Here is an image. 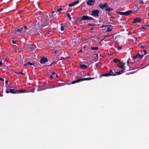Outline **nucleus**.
<instances>
[{"label":"nucleus","instance_id":"nucleus-36","mask_svg":"<svg viewBox=\"0 0 149 149\" xmlns=\"http://www.w3.org/2000/svg\"><path fill=\"white\" fill-rule=\"evenodd\" d=\"M52 13L53 14L55 13V14H56V13H57L56 10L52 11Z\"/></svg>","mask_w":149,"mask_h":149},{"label":"nucleus","instance_id":"nucleus-34","mask_svg":"<svg viewBox=\"0 0 149 149\" xmlns=\"http://www.w3.org/2000/svg\"><path fill=\"white\" fill-rule=\"evenodd\" d=\"M61 31H63V30H64V27H63V26H61Z\"/></svg>","mask_w":149,"mask_h":149},{"label":"nucleus","instance_id":"nucleus-1","mask_svg":"<svg viewBox=\"0 0 149 149\" xmlns=\"http://www.w3.org/2000/svg\"><path fill=\"white\" fill-rule=\"evenodd\" d=\"M41 31L42 30L40 28L37 29L36 27H35L30 29L28 33L31 35H33L38 34L39 32L41 33Z\"/></svg>","mask_w":149,"mask_h":149},{"label":"nucleus","instance_id":"nucleus-44","mask_svg":"<svg viewBox=\"0 0 149 149\" xmlns=\"http://www.w3.org/2000/svg\"><path fill=\"white\" fill-rule=\"evenodd\" d=\"M8 80H6V81H5V83L6 84H8Z\"/></svg>","mask_w":149,"mask_h":149},{"label":"nucleus","instance_id":"nucleus-7","mask_svg":"<svg viewBox=\"0 0 149 149\" xmlns=\"http://www.w3.org/2000/svg\"><path fill=\"white\" fill-rule=\"evenodd\" d=\"M141 21V18L140 17H136L134 19L133 22V23H139Z\"/></svg>","mask_w":149,"mask_h":149},{"label":"nucleus","instance_id":"nucleus-39","mask_svg":"<svg viewBox=\"0 0 149 149\" xmlns=\"http://www.w3.org/2000/svg\"><path fill=\"white\" fill-rule=\"evenodd\" d=\"M50 78H52V79L53 78V75L52 74H52L50 75Z\"/></svg>","mask_w":149,"mask_h":149},{"label":"nucleus","instance_id":"nucleus-59","mask_svg":"<svg viewBox=\"0 0 149 149\" xmlns=\"http://www.w3.org/2000/svg\"><path fill=\"white\" fill-rule=\"evenodd\" d=\"M15 73H16V74H18V73H18V72H15Z\"/></svg>","mask_w":149,"mask_h":149},{"label":"nucleus","instance_id":"nucleus-43","mask_svg":"<svg viewBox=\"0 0 149 149\" xmlns=\"http://www.w3.org/2000/svg\"><path fill=\"white\" fill-rule=\"evenodd\" d=\"M110 36H111L110 35H107V36H104V38H107V37H109Z\"/></svg>","mask_w":149,"mask_h":149},{"label":"nucleus","instance_id":"nucleus-19","mask_svg":"<svg viewBox=\"0 0 149 149\" xmlns=\"http://www.w3.org/2000/svg\"><path fill=\"white\" fill-rule=\"evenodd\" d=\"M123 72L122 71H120L119 72H115V75H119L120 74H121L122 73H123Z\"/></svg>","mask_w":149,"mask_h":149},{"label":"nucleus","instance_id":"nucleus-64","mask_svg":"<svg viewBox=\"0 0 149 149\" xmlns=\"http://www.w3.org/2000/svg\"><path fill=\"white\" fill-rule=\"evenodd\" d=\"M116 44H118V43H117V42H116Z\"/></svg>","mask_w":149,"mask_h":149},{"label":"nucleus","instance_id":"nucleus-58","mask_svg":"<svg viewBox=\"0 0 149 149\" xmlns=\"http://www.w3.org/2000/svg\"><path fill=\"white\" fill-rule=\"evenodd\" d=\"M54 53L55 54H56L57 52L56 51H55V52H54Z\"/></svg>","mask_w":149,"mask_h":149},{"label":"nucleus","instance_id":"nucleus-37","mask_svg":"<svg viewBox=\"0 0 149 149\" xmlns=\"http://www.w3.org/2000/svg\"><path fill=\"white\" fill-rule=\"evenodd\" d=\"M12 42L13 43V44H15L17 42L16 41H15L13 40H12Z\"/></svg>","mask_w":149,"mask_h":149},{"label":"nucleus","instance_id":"nucleus-49","mask_svg":"<svg viewBox=\"0 0 149 149\" xmlns=\"http://www.w3.org/2000/svg\"><path fill=\"white\" fill-rule=\"evenodd\" d=\"M79 52H82V49H80L79 51Z\"/></svg>","mask_w":149,"mask_h":149},{"label":"nucleus","instance_id":"nucleus-29","mask_svg":"<svg viewBox=\"0 0 149 149\" xmlns=\"http://www.w3.org/2000/svg\"><path fill=\"white\" fill-rule=\"evenodd\" d=\"M62 10V8H60L56 10L57 13V12H60V11H61Z\"/></svg>","mask_w":149,"mask_h":149},{"label":"nucleus","instance_id":"nucleus-27","mask_svg":"<svg viewBox=\"0 0 149 149\" xmlns=\"http://www.w3.org/2000/svg\"><path fill=\"white\" fill-rule=\"evenodd\" d=\"M91 48V49L92 50H97L98 49V47H92Z\"/></svg>","mask_w":149,"mask_h":149},{"label":"nucleus","instance_id":"nucleus-40","mask_svg":"<svg viewBox=\"0 0 149 149\" xmlns=\"http://www.w3.org/2000/svg\"><path fill=\"white\" fill-rule=\"evenodd\" d=\"M118 62H119L120 64H122V63H121V62L120 61V59H118Z\"/></svg>","mask_w":149,"mask_h":149},{"label":"nucleus","instance_id":"nucleus-10","mask_svg":"<svg viewBox=\"0 0 149 149\" xmlns=\"http://www.w3.org/2000/svg\"><path fill=\"white\" fill-rule=\"evenodd\" d=\"M143 56V55L142 54L141 55L140 54H139L136 55L135 56H134L132 58L134 60H135L137 58H141Z\"/></svg>","mask_w":149,"mask_h":149},{"label":"nucleus","instance_id":"nucleus-25","mask_svg":"<svg viewBox=\"0 0 149 149\" xmlns=\"http://www.w3.org/2000/svg\"><path fill=\"white\" fill-rule=\"evenodd\" d=\"M67 16L69 18L70 20L71 19V17L70 14L69 13H67Z\"/></svg>","mask_w":149,"mask_h":149},{"label":"nucleus","instance_id":"nucleus-12","mask_svg":"<svg viewBox=\"0 0 149 149\" xmlns=\"http://www.w3.org/2000/svg\"><path fill=\"white\" fill-rule=\"evenodd\" d=\"M79 0H77L76 1L71 3L69 4L68 6L69 7H72L75 6L77 4L79 3Z\"/></svg>","mask_w":149,"mask_h":149},{"label":"nucleus","instance_id":"nucleus-21","mask_svg":"<svg viewBox=\"0 0 149 149\" xmlns=\"http://www.w3.org/2000/svg\"><path fill=\"white\" fill-rule=\"evenodd\" d=\"M119 67L121 68L122 70L121 71H122L123 72L125 70V67L124 66L121 65L120 66H119Z\"/></svg>","mask_w":149,"mask_h":149},{"label":"nucleus","instance_id":"nucleus-45","mask_svg":"<svg viewBox=\"0 0 149 149\" xmlns=\"http://www.w3.org/2000/svg\"><path fill=\"white\" fill-rule=\"evenodd\" d=\"M54 63H55L54 62H52V63H51L49 65H48V66H51V65H52V64H53Z\"/></svg>","mask_w":149,"mask_h":149},{"label":"nucleus","instance_id":"nucleus-47","mask_svg":"<svg viewBox=\"0 0 149 149\" xmlns=\"http://www.w3.org/2000/svg\"><path fill=\"white\" fill-rule=\"evenodd\" d=\"M2 64L1 61H0V66Z\"/></svg>","mask_w":149,"mask_h":149},{"label":"nucleus","instance_id":"nucleus-31","mask_svg":"<svg viewBox=\"0 0 149 149\" xmlns=\"http://www.w3.org/2000/svg\"><path fill=\"white\" fill-rule=\"evenodd\" d=\"M102 76H108L109 74H103L102 75Z\"/></svg>","mask_w":149,"mask_h":149},{"label":"nucleus","instance_id":"nucleus-51","mask_svg":"<svg viewBox=\"0 0 149 149\" xmlns=\"http://www.w3.org/2000/svg\"><path fill=\"white\" fill-rule=\"evenodd\" d=\"M115 17H110V19H115Z\"/></svg>","mask_w":149,"mask_h":149},{"label":"nucleus","instance_id":"nucleus-61","mask_svg":"<svg viewBox=\"0 0 149 149\" xmlns=\"http://www.w3.org/2000/svg\"><path fill=\"white\" fill-rule=\"evenodd\" d=\"M141 47L143 48V46H141Z\"/></svg>","mask_w":149,"mask_h":149},{"label":"nucleus","instance_id":"nucleus-4","mask_svg":"<svg viewBox=\"0 0 149 149\" xmlns=\"http://www.w3.org/2000/svg\"><path fill=\"white\" fill-rule=\"evenodd\" d=\"M48 61V60L46 57H42L40 60V62L41 64H44Z\"/></svg>","mask_w":149,"mask_h":149},{"label":"nucleus","instance_id":"nucleus-23","mask_svg":"<svg viewBox=\"0 0 149 149\" xmlns=\"http://www.w3.org/2000/svg\"><path fill=\"white\" fill-rule=\"evenodd\" d=\"M56 15V14H54L52 13H50L49 14V16L50 17H53V16L55 15Z\"/></svg>","mask_w":149,"mask_h":149},{"label":"nucleus","instance_id":"nucleus-26","mask_svg":"<svg viewBox=\"0 0 149 149\" xmlns=\"http://www.w3.org/2000/svg\"><path fill=\"white\" fill-rule=\"evenodd\" d=\"M112 31V29H110L109 27H107V30H106V32H109Z\"/></svg>","mask_w":149,"mask_h":149},{"label":"nucleus","instance_id":"nucleus-30","mask_svg":"<svg viewBox=\"0 0 149 149\" xmlns=\"http://www.w3.org/2000/svg\"><path fill=\"white\" fill-rule=\"evenodd\" d=\"M66 83H59V86H64L65 85Z\"/></svg>","mask_w":149,"mask_h":149},{"label":"nucleus","instance_id":"nucleus-41","mask_svg":"<svg viewBox=\"0 0 149 149\" xmlns=\"http://www.w3.org/2000/svg\"><path fill=\"white\" fill-rule=\"evenodd\" d=\"M108 26V25H107V26H105L104 25H102V26L101 27V28H104V27H106V26Z\"/></svg>","mask_w":149,"mask_h":149},{"label":"nucleus","instance_id":"nucleus-22","mask_svg":"<svg viewBox=\"0 0 149 149\" xmlns=\"http://www.w3.org/2000/svg\"><path fill=\"white\" fill-rule=\"evenodd\" d=\"M27 64H28V65H33V66H34L35 64L33 62H32L30 63L29 62H28L27 63Z\"/></svg>","mask_w":149,"mask_h":149},{"label":"nucleus","instance_id":"nucleus-3","mask_svg":"<svg viewBox=\"0 0 149 149\" xmlns=\"http://www.w3.org/2000/svg\"><path fill=\"white\" fill-rule=\"evenodd\" d=\"M100 10H94L92 11L91 15L95 17H98Z\"/></svg>","mask_w":149,"mask_h":149},{"label":"nucleus","instance_id":"nucleus-6","mask_svg":"<svg viewBox=\"0 0 149 149\" xmlns=\"http://www.w3.org/2000/svg\"><path fill=\"white\" fill-rule=\"evenodd\" d=\"M23 26L20 27L19 28L17 29H16L15 31V32L16 33L17 32H19V33L22 32V33L25 32L26 31H23Z\"/></svg>","mask_w":149,"mask_h":149},{"label":"nucleus","instance_id":"nucleus-33","mask_svg":"<svg viewBox=\"0 0 149 149\" xmlns=\"http://www.w3.org/2000/svg\"><path fill=\"white\" fill-rule=\"evenodd\" d=\"M88 25L90 26H94L95 25V24H91V23H89L88 24Z\"/></svg>","mask_w":149,"mask_h":149},{"label":"nucleus","instance_id":"nucleus-52","mask_svg":"<svg viewBox=\"0 0 149 149\" xmlns=\"http://www.w3.org/2000/svg\"><path fill=\"white\" fill-rule=\"evenodd\" d=\"M144 26H147V27H148V26H149V24H148V25H145Z\"/></svg>","mask_w":149,"mask_h":149},{"label":"nucleus","instance_id":"nucleus-57","mask_svg":"<svg viewBox=\"0 0 149 149\" xmlns=\"http://www.w3.org/2000/svg\"><path fill=\"white\" fill-rule=\"evenodd\" d=\"M142 28L143 29H146V28L144 27H143Z\"/></svg>","mask_w":149,"mask_h":149},{"label":"nucleus","instance_id":"nucleus-35","mask_svg":"<svg viewBox=\"0 0 149 149\" xmlns=\"http://www.w3.org/2000/svg\"><path fill=\"white\" fill-rule=\"evenodd\" d=\"M47 33H48V34H50V35H52V33H51V31H49L47 32Z\"/></svg>","mask_w":149,"mask_h":149},{"label":"nucleus","instance_id":"nucleus-28","mask_svg":"<svg viewBox=\"0 0 149 149\" xmlns=\"http://www.w3.org/2000/svg\"><path fill=\"white\" fill-rule=\"evenodd\" d=\"M113 61L115 63H116L118 62V60L116 58H115L113 60Z\"/></svg>","mask_w":149,"mask_h":149},{"label":"nucleus","instance_id":"nucleus-15","mask_svg":"<svg viewBox=\"0 0 149 149\" xmlns=\"http://www.w3.org/2000/svg\"><path fill=\"white\" fill-rule=\"evenodd\" d=\"M94 79V78L88 77V78H83L82 79H81V81H85V80H91L92 79Z\"/></svg>","mask_w":149,"mask_h":149},{"label":"nucleus","instance_id":"nucleus-20","mask_svg":"<svg viewBox=\"0 0 149 149\" xmlns=\"http://www.w3.org/2000/svg\"><path fill=\"white\" fill-rule=\"evenodd\" d=\"M52 74L53 75V78H56L58 77L57 74L55 73L54 72L52 73Z\"/></svg>","mask_w":149,"mask_h":149},{"label":"nucleus","instance_id":"nucleus-48","mask_svg":"<svg viewBox=\"0 0 149 149\" xmlns=\"http://www.w3.org/2000/svg\"><path fill=\"white\" fill-rule=\"evenodd\" d=\"M87 75L88 76H90V74L89 73H88L87 74Z\"/></svg>","mask_w":149,"mask_h":149},{"label":"nucleus","instance_id":"nucleus-17","mask_svg":"<svg viewBox=\"0 0 149 149\" xmlns=\"http://www.w3.org/2000/svg\"><path fill=\"white\" fill-rule=\"evenodd\" d=\"M81 81V79H78L77 80H75L74 81H73L71 83V84H73L76 83H77L78 82H80Z\"/></svg>","mask_w":149,"mask_h":149},{"label":"nucleus","instance_id":"nucleus-56","mask_svg":"<svg viewBox=\"0 0 149 149\" xmlns=\"http://www.w3.org/2000/svg\"><path fill=\"white\" fill-rule=\"evenodd\" d=\"M118 48H119V49H120L122 48V47H118Z\"/></svg>","mask_w":149,"mask_h":149},{"label":"nucleus","instance_id":"nucleus-11","mask_svg":"<svg viewBox=\"0 0 149 149\" xmlns=\"http://www.w3.org/2000/svg\"><path fill=\"white\" fill-rule=\"evenodd\" d=\"M132 13V11L129 10L125 12H123L122 15H128Z\"/></svg>","mask_w":149,"mask_h":149},{"label":"nucleus","instance_id":"nucleus-13","mask_svg":"<svg viewBox=\"0 0 149 149\" xmlns=\"http://www.w3.org/2000/svg\"><path fill=\"white\" fill-rule=\"evenodd\" d=\"M17 92H18V93H23L27 92V91L25 89H21L20 90H17Z\"/></svg>","mask_w":149,"mask_h":149},{"label":"nucleus","instance_id":"nucleus-60","mask_svg":"<svg viewBox=\"0 0 149 149\" xmlns=\"http://www.w3.org/2000/svg\"><path fill=\"white\" fill-rule=\"evenodd\" d=\"M143 3V2H142V1H141V2L140 3Z\"/></svg>","mask_w":149,"mask_h":149},{"label":"nucleus","instance_id":"nucleus-5","mask_svg":"<svg viewBox=\"0 0 149 149\" xmlns=\"http://www.w3.org/2000/svg\"><path fill=\"white\" fill-rule=\"evenodd\" d=\"M95 2V0H88L86 3L88 5L91 6L93 5Z\"/></svg>","mask_w":149,"mask_h":149},{"label":"nucleus","instance_id":"nucleus-55","mask_svg":"<svg viewBox=\"0 0 149 149\" xmlns=\"http://www.w3.org/2000/svg\"><path fill=\"white\" fill-rule=\"evenodd\" d=\"M90 29L91 30H93V28H91V29Z\"/></svg>","mask_w":149,"mask_h":149},{"label":"nucleus","instance_id":"nucleus-53","mask_svg":"<svg viewBox=\"0 0 149 149\" xmlns=\"http://www.w3.org/2000/svg\"><path fill=\"white\" fill-rule=\"evenodd\" d=\"M129 62L128 61H127V65H129Z\"/></svg>","mask_w":149,"mask_h":149},{"label":"nucleus","instance_id":"nucleus-32","mask_svg":"<svg viewBox=\"0 0 149 149\" xmlns=\"http://www.w3.org/2000/svg\"><path fill=\"white\" fill-rule=\"evenodd\" d=\"M98 54L96 55V56L95 58V59L96 60H97L98 59Z\"/></svg>","mask_w":149,"mask_h":149},{"label":"nucleus","instance_id":"nucleus-9","mask_svg":"<svg viewBox=\"0 0 149 149\" xmlns=\"http://www.w3.org/2000/svg\"><path fill=\"white\" fill-rule=\"evenodd\" d=\"M6 92L7 93H11L13 94L16 93H18L17 90L16 91H15L14 89H10V91H6Z\"/></svg>","mask_w":149,"mask_h":149},{"label":"nucleus","instance_id":"nucleus-50","mask_svg":"<svg viewBox=\"0 0 149 149\" xmlns=\"http://www.w3.org/2000/svg\"><path fill=\"white\" fill-rule=\"evenodd\" d=\"M125 64V63H122V65H123V66H124Z\"/></svg>","mask_w":149,"mask_h":149},{"label":"nucleus","instance_id":"nucleus-54","mask_svg":"<svg viewBox=\"0 0 149 149\" xmlns=\"http://www.w3.org/2000/svg\"><path fill=\"white\" fill-rule=\"evenodd\" d=\"M27 65H28V64H27V63H25L24 64V65L25 66H26Z\"/></svg>","mask_w":149,"mask_h":149},{"label":"nucleus","instance_id":"nucleus-63","mask_svg":"<svg viewBox=\"0 0 149 149\" xmlns=\"http://www.w3.org/2000/svg\"><path fill=\"white\" fill-rule=\"evenodd\" d=\"M111 26V25L109 26Z\"/></svg>","mask_w":149,"mask_h":149},{"label":"nucleus","instance_id":"nucleus-62","mask_svg":"<svg viewBox=\"0 0 149 149\" xmlns=\"http://www.w3.org/2000/svg\"><path fill=\"white\" fill-rule=\"evenodd\" d=\"M104 38H103L102 40H104Z\"/></svg>","mask_w":149,"mask_h":149},{"label":"nucleus","instance_id":"nucleus-46","mask_svg":"<svg viewBox=\"0 0 149 149\" xmlns=\"http://www.w3.org/2000/svg\"><path fill=\"white\" fill-rule=\"evenodd\" d=\"M0 80L1 81H3L4 80V79L2 78H1L0 79Z\"/></svg>","mask_w":149,"mask_h":149},{"label":"nucleus","instance_id":"nucleus-14","mask_svg":"<svg viewBox=\"0 0 149 149\" xmlns=\"http://www.w3.org/2000/svg\"><path fill=\"white\" fill-rule=\"evenodd\" d=\"M113 10V8L109 7L107 5V6L106 7V9H105V11L109 12Z\"/></svg>","mask_w":149,"mask_h":149},{"label":"nucleus","instance_id":"nucleus-8","mask_svg":"<svg viewBox=\"0 0 149 149\" xmlns=\"http://www.w3.org/2000/svg\"><path fill=\"white\" fill-rule=\"evenodd\" d=\"M98 6L101 9H103L106 8L107 6V3H105L104 4L101 3L99 4Z\"/></svg>","mask_w":149,"mask_h":149},{"label":"nucleus","instance_id":"nucleus-42","mask_svg":"<svg viewBox=\"0 0 149 149\" xmlns=\"http://www.w3.org/2000/svg\"><path fill=\"white\" fill-rule=\"evenodd\" d=\"M18 74H25L24 73H23L22 72H19Z\"/></svg>","mask_w":149,"mask_h":149},{"label":"nucleus","instance_id":"nucleus-18","mask_svg":"<svg viewBox=\"0 0 149 149\" xmlns=\"http://www.w3.org/2000/svg\"><path fill=\"white\" fill-rule=\"evenodd\" d=\"M80 67L81 68L83 69L86 68H87V66L84 64H81L80 65Z\"/></svg>","mask_w":149,"mask_h":149},{"label":"nucleus","instance_id":"nucleus-38","mask_svg":"<svg viewBox=\"0 0 149 149\" xmlns=\"http://www.w3.org/2000/svg\"><path fill=\"white\" fill-rule=\"evenodd\" d=\"M23 27L24 29L25 30H26L27 29V26H23Z\"/></svg>","mask_w":149,"mask_h":149},{"label":"nucleus","instance_id":"nucleus-2","mask_svg":"<svg viewBox=\"0 0 149 149\" xmlns=\"http://www.w3.org/2000/svg\"><path fill=\"white\" fill-rule=\"evenodd\" d=\"M94 20V18L92 17H89L87 15H84L82 16L79 21L81 22L82 20Z\"/></svg>","mask_w":149,"mask_h":149},{"label":"nucleus","instance_id":"nucleus-16","mask_svg":"<svg viewBox=\"0 0 149 149\" xmlns=\"http://www.w3.org/2000/svg\"><path fill=\"white\" fill-rule=\"evenodd\" d=\"M108 74L109 76H115V72H113L112 70H110L109 73Z\"/></svg>","mask_w":149,"mask_h":149},{"label":"nucleus","instance_id":"nucleus-24","mask_svg":"<svg viewBox=\"0 0 149 149\" xmlns=\"http://www.w3.org/2000/svg\"><path fill=\"white\" fill-rule=\"evenodd\" d=\"M116 12L117 14L120 15H122V13H123V12H119L117 11H116Z\"/></svg>","mask_w":149,"mask_h":149}]
</instances>
